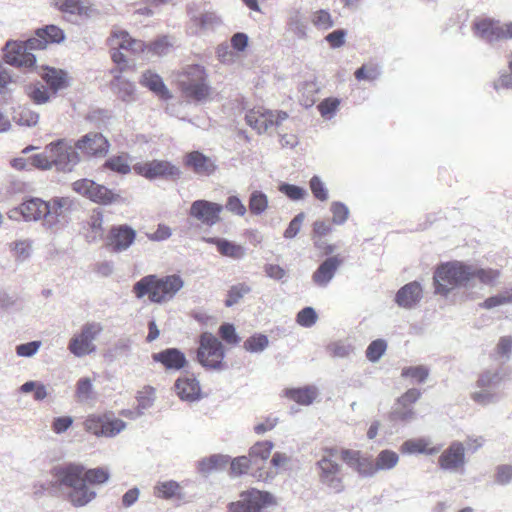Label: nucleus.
Wrapping results in <instances>:
<instances>
[{
  "label": "nucleus",
  "instance_id": "774afa93",
  "mask_svg": "<svg viewBox=\"0 0 512 512\" xmlns=\"http://www.w3.org/2000/svg\"><path fill=\"white\" fill-rule=\"evenodd\" d=\"M310 189L315 196L320 201H326L328 199V190L325 187V184L318 176H313L310 180Z\"/></svg>",
  "mask_w": 512,
  "mask_h": 512
},
{
  "label": "nucleus",
  "instance_id": "6ab92c4d",
  "mask_svg": "<svg viewBox=\"0 0 512 512\" xmlns=\"http://www.w3.org/2000/svg\"><path fill=\"white\" fill-rule=\"evenodd\" d=\"M108 140L98 132H90L75 142V148L87 156L103 157L109 151Z\"/></svg>",
  "mask_w": 512,
  "mask_h": 512
},
{
  "label": "nucleus",
  "instance_id": "bf43d9fd",
  "mask_svg": "<svg viewBox=\"0 0 512 512\" xmlns=\"http://www.w3.org/2000/svg\"><path fill=\"white\" fill-rule=\"evenodd\" d=\"M354 470H356L363 477H372L377 473L375 460L360 456L357 464L354 467Z\"/></svg>",
  "mask_w": 512,
  "mask_h": 512
},
{
  "label": "nucleus",
  "instance_id": "6e6552de",
  "mask_svg": "<svg viewBox=\"0 0 512 512\" xmlns=\"http://www.w3.org/2000/svg\"><path fill=\"white\" fill-rule=\"evenodd\" d=\"M104 327L100 322L92 321L85 323L79 333L75 334L69 341L68 350L76 357H84L96 351L94 341L103 332Z\"/></svg>",
  "mask_w": 512,
  "mask_h": 512
},
{
  "label": "nucleus",
  "instance_id": "b1692460",
  "mask_svg": "<svg viewBox=\"0 0 512 512\" xmlns=\"http://www.w3.org/2000/svg\"><path fill=\"white\" fill-rule=\"evenodd\" d=\"M422 294L423 290L420 283L413 281L398 290L395 302L402 308L410 309L420 302Z\"/></svg>",
  "mask_w": 512,
  "mask_h": 512
},
{
  "label": "nucleus",
  "instance_id": "c85d7f7f",
  "mask_svg": "<svg viewBox=\"0 0 512 512\" xmlns=\"http://www.w3.org/2000/svg\"><path fill=\"white\" fill-rule=\"evenodd\" d=\"M341 264L342 259H340L338 256L327 258L313 273L312 279L314 283L318 286L325 287L332 280L335 272Z\"/></svg>",
  "mask_w": 512,
  "mask_h": 512
},
{
  "label": "nucleus",
  "instance_id": "680f3d73",
  "mask_svg": "<svg viewBox=\"0 0 512 512\" xmlns=\"http://www.w3.org/2000/svg\"><path fill=\"white\" fill-rule=\"evenodd\" d=\"M499 275L498 270L491 268L479 269L473 266V279L478 278L484 284H493L498 279Z\"/></svg>",
  "mask_w": 512,
  "mask_h": 512
},
{
  "label": "nucleus",
  "instance_id": "ea45409f",
  "mask_svg": "<svg viewBox=\"0 0 512 512\" xmlns=\"http://www.w3.org/2000/svg\"><path fill=\"white\" fill-rule=\"evenodd\" d=\"M130 158L127 154L112 156L106 160L104 167L119 174H128L131 171Z\"/></svg>",
  "mask_w": 512,
  "mask_h": 512
},
{
  "label": "nucleus",
  "instance_id": "5701e85b",
  "mask_svg": "<svg viewBox=\"0 0 512 512\" xmlns=\"http://www.w3.org/2000/svg\"><path fill=\"white\" fill-rule=\"evenodd\" d=\"M289 462L290 457L288 455L276 452L269 462L268 459H266L265 464H259V473L256 474V478L263 481L273 479L281 470L287 467Z\"/></svg>",
  "mask_w": 512,
  "mask_h": 512
},
{
  "label": "nucleus",
  "instance_id": "7ed1b4c3",
  "mask_svg": "<svg viewBox=\"0 0 512 512\" xmlns=\"http://www.w3.org/2000/svg\"><path fill=\"white\" fill-rule=\"evenodd\" d=\"M436 293L447 295L453 288L467 286L473 279V266L454 261L440 265L434 273Z\"/></svg>",
  "mask_w": 512,
  "mask_h": 512
},
{
  "label": "nucleus",
  "instance_id": "7c9ffc66",
  "mask_svg": "<svg viewBox=\"0 0 512 512\" xmlns=\"http://www.w3.org/2000/svg\"><path fill=\"white\" fill-rule=\"evenodd\" d=\"M208 243L216 245L219 253L223 256L240 260L246 256V248L240 244L223 238H207Z\"/></svg>",
  "mask_w": 512,
  "mask_h": 512
},
{
  "label": "nucleus",
  "instance_id": "3c124183",
  "mask_svg": "<svg viewBox=\"0 0 512 512\" xmlns=\"http://www.w3.org/2000/svg\"><path fill=\"white\" fill-rule=\"evenodd\" d=\"M104 416L102 415H96L92 414L87 417V419L84 422V428L87 432H90L94 434L97 437H103V423H104Z\"/></svg>",
  "mask_w": 512,
  "mask_h": 512
},
{
  "label": "nucleus",
  "instance_id": "dca6fc26",
  "mask_svg": "<svg viewBox=\"0 0 512 512\" xmlns=\"http://www.w3.org/2000/svg\"><path fill=\"white\" fill-rule=\"evenodd\" d=\"M223 211L221 204L207 200L194 201L189 210L191 217L207 226H213L220 221V214Z\"/></svg>",
  "mask_w": 512,
  "mask_h": 512
},
{
  "label": "nucleus",
  "instance_id": "4be33fe9",
  "mask_svg": "<svg viewBox=\"0 0 512 512\" xmlns=\"http://www.w3.org/2000/svg\"><path fill=\"white\" fill-rule=\"evenodd\" d=\"M65 39L62 29L55 25H48L38 29L36 36L28 39V45L32 48L44 49L48 43H60Z\"/></svg>",
  "mask_w": 512,
  "mask_h": 512
},
{
  "label": "nucleus",
  "instance_id": "a211bd4d",
  "mask_svg": "<svg viewBox=\"0 0 512 512\" xmlns=\"http://www.w3.org/2000/svg\"><path fill=\"white\" fill-rule=\"evenodd\" d=\"M440 468L449 472H463L466 464L465 448L461 442L454 441L442 452L438 459Z\"/></svg>",
  "mask_w": 512,
  "mask_h": 512
},
{
  "label": "nucleus",
  "instance_id": "8fccbe9b",
  "mask_svg": "<svg viewBox=\"0 0 512 512\" xmlns=\"http://www.w3.org/2000/svg\"><path fill=\"white\" fill-rule=\"evenodd\" d=\"M429 375V369L423 365L405 367L402 369L401 376L404 378H411L415 382L423 383Z\"/></svg>",
  "mask_w": 512,
  "mask_h": 512
},
{
  "label": "nucleus",
  "instance_id": "09e8293b",
  "mask_svg": "<svg viewBox=\"0 0 512 512\" xmlns=\"http://www.w3.org/2000/svg\"><path fill=\"white\" fill-rule=\"evenodd\" d=\"M251 291V288L245 283H239L230 287L225 301L227 307L237 304L246 294Z\"/></svg>",
  "mask_w": 512,
  "mask_h": 512
},
{
  "label": "nucleus",
  "instance_id": "4468645a",
  "mask_svg": "<svg viewBox=\"0 0 512 512\" xmlns=\"http://www.w3.org/2000/svg\"><path fill=\"white\" fill-rule=\"evenodd\" d=\"M134 171L149 180L159 177L177 179L181 175L178 167L165 160H152L137 163L133 166Z\"/></svg>",
  "mask_w": 512,
  "mask_h": 512
},
{
  "label": "nucleus",
  "instance_id": "412c9836",
  "mask_svg": "<svg viewBox=\"0 0 512 512\" xmlns=\"http://www.w3.org/2000/svg\"><path fill=\"white\" fill-rule=\"evenodd\" d=\"M136 238V231L128 225L112 227L108 236V246L114 252L127 250Z\"/></svg>",
  "mask_w": 512,
  "mask_h": 512
},
{
  "label": "nucleus",
  "instance_id": "c03bdc74",
  "mask_svg": "<svg viewBox=\"0 0 512 512\" xmlns=\"http://www.w3.org/2000/svg\"><path fill=\"white\" fill-rule=\"evenodd\" d=\"M318 91L317 84L314 81H305L299 87L301 93V103L305 107H311L315 103V95Z\"/></svg>",
  "mask_w": 512,
  "mask_h": 512
},
{
  "label": "nucleus",
  "instance_id": "c9c22d12",
  "mask_svg": "<svg viewBox=\"0 0 512 512\" xmlns=\"http://www.w3.org/2000/svg\"><path fill=\"white\" fill-rule=\"evenodd\" d=\"M9 249L17 263L26 262L33 252V240L31 239H17L9 243Z\"/></svg>",
  "mask_w": 512,
  "mask_h": 512
},
{
  "label": "nucleus",
  "instance_id": "a878e982",
  "mask_svg": "<svg viewBox=\"0 0 512 512\" xmlns=\"http://www.w3.org/2000/svg\"><path fill=\"white\" fill-rule=\"evenodd\" d=\"M175 391L183 401L193 402L200 399L201 388L196 378L183 376L176 380Z\"/></svg>",
  "mask_w": 512,
  "mask_h": 512
},
{
  "label": "nucleus",
  "instance_id": "69168bd1",
  "mask_svg": "<svg viewBox=\"0 0 512 512\" xmlns=\"http://www.w3.org/2000/svg\"><path fill=\"white\" fill-rule=\"evenodd\" d=\"M316 321L317 314L312 307H306L297 314V323L303 327H311Z\"/></svg>",
  "mask_w": 512,
  "mask_h": 512
},
{
  "label": "nucleus",
  "instance_id": "338daca9",
  "mask_svg": "<svg viewBox=\"0 0 512 512\" xmlns=\"http://www.w3.org/2000/svg\"><path fill=\"white\" fill-rule=\"evenodd\" d=\"M380 76V69L376 65H363L355 72L357 80H375Z\"/></svg>",
  "mask_w": 512,
  "mask_h": 512
},
{
  "label": "nucleus",
  "instance_id": "cd10ccee",
  "mask_svg": "<svg viewBox=\"0 0 512 512\" xmlns=\"http://www.w3.org/2000/svg\"><path fill=\"white\" fill-rule=\"evenodd\" d=\"M46 201L41 198L33 197L23 201L17 211L23 216L25 221L44 222Z\"/></svg>",
  "mask_w": 512,
  "mask_h": 512
},
{
  "label": "nucleus",
  "instance_id": "aec40b11",
  "mask_svg": "<svg viewBox=\"0 0 512 512\" xmlns=\"http://www.w3.org/2000/svg\"><path fill=\"white\" fill-rule=\"evenodd\" d=\"M475 29L477 35L488 42L512 38V23L500 25L491 20H481L475 24Z\"/></svg>",
  "mask_w": 512,
  "mask_h": 512
},
{
  "label": "nucleus",
  "instance_id": "864d4df0",
  "mask_svg": "<svg viewBox=\"0 0 512 512\" xmlns=\"http://www.w3.org/2000/svg\"><path fill=\"white\" fill-rule=\"evenodd\" d=\"M76 396L80 402H87L94 398L93 383L90 378H81L77 382Z\"/></svg>",
  "mask_w": 512,
  "mask_h": 512
},
{
  "label": "nucleus",
  "instance_id": "1a4fd4ad",
  "mask_svg": "<svg viewBox=\"0 0 512 512\" xmlns=\"http://www.w3.org/2000/svg\"><path fill=\"white\" fill-rule=\"evenodd\" d=\"M275 503L272 494L257 489L242 492L240 499L229 505L230 512H267Z\"/></svg>",
  "mask_w": 512,
  "mask_h": 512
},
{
  "label": "nucleus",
  "instance_id": "f257e3e1",
  "mask_svg": "<svg viewBox=\"0 0 512 512\" xmlns=\"http://www.w3.org/2000/svg\"><path fill=\"white\" fill-rule=\"evenodd\" d=\"M33 167L40 170L55 169L58 172L70 173L80 162V155L66 139H58L47 144L44 151L31 157Z\"/></svg>",
  "mask_w": 512,
  "mask_h": 512
},
{
  "label": "nucleus",
  "instance_id": "2eb2a0df",
  "mask_svg": "<svg viewBox=\"0 0 512 512\" xmlns=\"http://www.w3.org/2000/svg\"><path fill=\"white\" fill-rule=\"evenodd\" d=\"M73 189L90 200L101 204H110L119 198V195L112 190L89 179L75 181Z\"/></svg>",
  "mask_w": 512,
  "mask_h": 512
},
{
  "label": "nucleus",
  "instance_id": "423d86ee",
  "mask_svg": "<svg viewBox=\"0 0 512 512\" xmlns=\"http://www.w3.org/2000/svg\"><path fill=\"white\" fill-rule=\"evenodd\" d=\"M181 87L186 97L198 102L207 100L211 95L208 75L200 65H190L184 69Z\"/></svg>",
  "mask_w": 512,
  "mask_h": 512
},
{
  "label": "nucleus",
  "instance_id": "9b49d317",
  "mask_svg": "<svg viewBox=\"0 0 512 512\" xmlns=\"http://www.w3.org/2000/svg\"><path fill=\"white\" fill-rule=\"evenodd\" d=\"M112 50V60L117 63H126L127 55L123 52L137 53L143 51L144 44L140 40L132 39L126 31H115L109 38Z\"/></svg>",
  "mask_w": 512,
  "mask_h": 512
},
{
  "label": "nucleus",
  "instance_id": "f704fd0d",
  "mask_svg": "<svg viewBox=\"0 0 512 512\" xmlns=\"http://www.w3.org/2000/svg\"><path fill=\"white\" fill-rule=\"evenodd\" d=\"M430 440L426 438L411 439L401 445V451L407 454L423 453L428 455L437 454L439 447H430Z\"/></svg>",
  "mask_w": 512,
  "mask_h": 512
},
{
  "label": "nucleus",
  "instance_id": "72a5a7b5",
  "mask_svg": "<svg viewBox=\"0 0 512 512\" xmlns=\"http://www.w3.org/2000/svg\"><path fill=\"white\" fill-rule=\"evenodd\" d=\"M285 397L295 401L300 405H310L318 396V390L314 386H307L304 388L286 389L284 392Z\"/></svg>",
  "mask_w": 512,
  "mask_h": 512
},
{
  "label": "nucleus",
  "instance_id": "0eeeda50",
  "mask_svg": "<svg viewBox=\"0 0 512 512\" xmlns=\"http://www.w3.org/2000/svg\"><path fill=\"white\" fill-rule=\"evenodd\" d=\"M273 443L270 441H262L254 444L249 451V456H240L235 458L230 465L231 473L234 476L241 475L248 470L253 471V476L259 473V464L266 463V459L270 457Z\"/></svg>",
  "mask_w": 512,
  "mask_h": 512
},
{
  "label": "nucleus",
  "instance_id": "c756f323",
  "mask_svg": "<svg viewBox=\"0 0 512 512\" xmlns=\"http://www.w3.org/2000/svg\"><path fill=\"white\" fill-rule=\"evenodd\" d=\"M54 7L62 13L80 17H90L94 12L88 0H56Z\"/></svg>",
  "mask_w": 512,
  "mask_h": 512
},
{
  "label": "nucleus",
  "instance_id": "603ef678",
  "mask_svg": "<svg viewBox=\"0 0 512 512\" xmlns=\"http://www.w3.org/2000/svg\"><path fill=\"white\" fill-rule=\"evenodd\" d=\"M503 380L502 376L498 372L485 371L477 380V388H483L491 390V388L497 387Z\"/></svg>",
  "mask_w": 512,
  "mask_h": 512
},
{
  "label": "nucleus",
  "instance_id": "0e129e2a",
  "mask_svg": "<svg viewBox=\"0 0 512 512\" xmlns=\"http://www.w3.org/2000/svg\"><path fill=\"white\" fill-rule=\"evenodd\" d=\"M331 212L333 214V222L337 225L343 224L349 216L348 207L341 202H333L331 204Z\"/></svg>",
  "mask_w": 512,
  "mask_h": 512
},
{
  "label": "nucleus",
  "instance_id": "bb28decb",
  "mask_svg": "<svg viewBox=\"0 0 512 512\" xmlns=\"http://www.w3.org/2000/svg\"><path fill=\"white\" fill-rule=\"evenodd\" d=\"M155 362L161 363L167 370H180L186 365L185 355L176 348H168L152 354Z\"/></svg>",
  "mask_w": 512,
  "mask_h": 512
},
{
  "label": "nucleus",
  "instance_id": "4c0bfd02",
  "mask_svg": "<svg viewBox=\"0 0 512 512\" xmlns=\"http://www.w3.org/2000/svg\"><path fill=\"white\" fill-rule=\"evenodd\" d=\"M399 462V456L392 450H382L375 458L376 472L391 470Z\"/></svg>",
  "mask_w": 512,
  "mask_h": 512
},
{
  "label": "nucleus",
  "instance_id": "37998d69",
  "mask_svg": "<svg viewBox=\"0 0 512 512\" xmlns=\"http://www.w3.org/2000/svg\"><path fill=\"white\" fill-rule=\"evenodd\" d=\"M229 461V458L224 455H213L209 458L203 459L199 463V470L202 473H210L214 470L224 468Z\"/></svg>",
  "mask_w": 512,
  "mask_h": 512
},
{
  "label": "nucleus",
  "instance_id": "a19ab883",
  "mask_svg": "<svg viewBox=\"0 0 512 512\" xmlns=\"http://www.w3.org/2000/svg\"><path fill=\"white\" fill-rule=\"evenodd\" d=\"M126 428V423L112 414H105L103 423V437L111 438L118 435Z\"/></svg>",
  "mask_w": 512,
  "mask_h": 512
},
{
  "label": "nucleus",
  "instance_id": "49530a36",
  "mask_svg": "<svg viewBox=\"0 0 512 512\" xmlns=\"http://www.w3.org/2000/svg\"><path fill=\"white\" fill-rule=\"evenodd\" d=\"M415 418V412L413 407L408 405H401L399 401L396 402L392 412L390 413V419L393 421L410 422Z\"/></svg>",
  "mask_w": 512,
  "mask_h": 512
},
{
  "label": "nucleus",
  "instance_id": "f03ea898",
  "mask_svg": "<svg viewBox=\"0 0 512 512\" xmlns=\"http://www.w3.org/2000/svg\"><path fill=\"white\" fill-rule=\"evenodd\" d=\"M183 287L184 280L178 274L163 277L151 274L137 281L133 286V292L139 299L148 295L151 302L164 304L171 301Z\"/></svg>",
  "mask_w": 512,
  "mask_h": 512
},
{
  "label": "nucleus",
  "instance_id": "f3484780",
  "mask_svg": "<svg viewBox=\"0 0 512 512\" xmlns=\"http://www.w3.org/2000/svg\"><path fill=\"white\" fill-rule=\"evenodd\" d=\"M72 201L68 197H55L46 201L44 226L55 230L70 210Z\"/></svg>",
  "mask_w": 512,
  "mask_h": 512
},
{
  "label": "nucleus",
  "instance_id": "4d7b16f0",
  "mask_svg": "<svg viewBox=\"0 0 512 512\" xmlns=\"http://www.w3.org/2000/svg\"><path fill=\"white\" fill-rule=\"evenodd\" d=\"M387 348L386 342L382 339L374 340L370 343L366 350V357L371 362H377L385 353Z\"/></svg>",
  "mask_w": 512,
  "mask_h": 512
},
{
  "label": "nucleus",
  "instance_id": "a18cd8bd",
  "mask_svg": "<svg viewBox=\"0 0 512 512\" xmlns=\"http://www.w3.org/2000/svg\"><path fill=\"white\" fill-rule=\"evenodd\" d=\"M512 304V288L506 289L497 295L487 298L481 306L486 309H492L501 305Z\"/></svg>",
  "mask_w": 512,
  "mask_h": 512
},
{
  "label": "nucleus",
  "instance_id": "2f4dec72",
  "mask_svg": "<svg viewBox=\"0 0 512 512\" xmlns=\"http://www.w3.org/2000/svg\"><path fill=\"white\" fill-rule=\"evenodd\" d=\"M45 70L46 72L42 75V78L45 80L54 94L69 86L68 76L65 71L49 67H47Z\"/></svg>",
  "mask_w": 512,
  "mask_h": 512
},
{
  "label": "nucleus",
  "instance_id": "5fc2aeb1",
  "mask_svg": "<svg viewBox=\"0 0 512 512\" xmlns=\"http://www.w3.org/2000/svg\"><path fill=\"white\" fill-rule=\"evenodd\" d=\"M269 340L267 336L259 334L249 337L244 342V348L251 353L262 352L268 347Z\"/></svg>",
  "mask_w": 512,
  "mask_h": 512
},
{
  "label": "nucleus",
  "instance_id": "f8f14e48",
  "mask_svg": "<svg viewBox=\"0 0 512 512\" xmlns=\"http://www.w3.org/2000/svg\"><path fill=\"white\" fill-rule=\"evenodd\" d=\"M287 118L288 114L284 111H262L261 109H252L245 115L246 123L259 134L273 126L278 127Z\"/></svg>",
  "mask_w": 512,
  "mask_h": 512
},
{
  "label": "nucleus",
  "instance_id": "e433bc0d",
  "mask_svg": "<svg viewBox=\"0 0 512 512\" xmlns=\"http://www.w3.org/2000/svg\"><path fill=\"white\" fill-rule=\"evenodd\" d=\"M111 85L122 101L130 102L134 100L135 86L132 82L121 77H115Z\"/></svg>",
  "mask_w": 512,
  "mask_h": 512
},
{
  "label": "nucleus",
  "instance_id": "39448f33",
  "mask_svg": "<svg viewBox=\"0 0 512 512\" xmlns=\"http://www.w3.org/2000/svg\"><path fill=\"white\" fill-rule=\"evenodd\" d=\"M337 456L338 450L336 448H324L316 466L319 470L320 483L333 492L340 493L344 489V484L341 476V465L335 461Z\"/></svg>",
  "mask_w": 512,
  "mask_h": 512
},
{
  "label": "nucleus",
  "instance_id": "ddd939ff",
  "mask_svg": "<svg viewBox=\"0 0 512 512\" xmlns=\"http://www.w3.org/2000/svg\"><path fill=\"white\" fill-rule=\"evenodd\" d=\"M33 50H39V48L30 47L28 40L25 42L9 41L5 45L4 59L10 65L31 68L36 63V57L31 52Z\"/></svg>",
  "mask_w": 512,
  "mask_h": 512
},
{
  "label": "nucleus",
  "instance_id": "473e14b6",
  "mask_svg": "<svg viewBox=\"0 0 512 512\" xmlns=\"http://www.w3.org/2000/svg\"><path fill=\"white\" fill-rule=\"evenodd\" d=\"M140 83L162 99L171 98L169 90L166 88L158 74L152 73L151 71H146L143 73Z\"/></svg>",
  "mask_w": 512,
  "mask_h": 512
},
{
  "label": "nucleus",
  "instance_id": "052dcab7",
  "mask_svg": "<svg viewBox=\"0 0 512 512\" xmlns=\"http://www.w3.org/2000/svg\"><path fill=\"white\" fill-rule=\"evenodd\" d=\"M83 478L85 482H89L91 484H103L109 479V473L107 470L103 468H95L90 469L83 472Z\"/></svg>",
  "mask_w": 512,
  "mask_h": 512
},
{
  "label": "nucleus",
  "instance_id": "13d9d810",
  "mask_svg": "<svg viewBox=\"0 0 512 512\" xmlns=\"http://www.w3.org/2000/svg\"><path fill=\"white\" fill-rule=\"evenodd\" d=\"M156 490L159 497L169 499L179 494L180 487L175 481H166L159 483Z\"/></svg>",
  "mask_w": 512,
  "mask_h": 512
},
{
  "label": "nucleus",
  "instance_id": "58836bf2",
  "mask_svg": "<svg viewBox=\"0 0 512 512\" xmlns=\"http://www.w3.org/2000/svg\"><path fill=\"white\" fill-rule=\"evenodd\" d=\"M289 30L299 39L307 38L308 26L299 10L294 11L288 20Z\"/></svg>",
  "mask_w": 512,
  "mask_h": 512
},
{
  "label": "nucleus",
  "instance_id": "20e7f679",
  "mask_svg": "<svg viewBox=\"0 0 512 512\" xmlns=\"http://www.w3.org/2000/svg\"><path fill=\"white\" fill-rule=\"evenodd\" d=\"M60 481L64 486L71 488L68 497L76 507L85 506L96 496L95 491L87 486L83 478V467L79 465H69L63 469Z\"/></svg>",
  "mask_w": 512,
  "mask_h": 512
},
{
  "label": "nucleus",
  "instance_id": "9d476101",
  "mask_svg": "<svg viewBox=\"0 0 512 512\" xmlns=\"http://www.w3.org/2000/svg\"><path fill=\"white\" fill-rule=\"evenodd\" d=\"M198 361L207 368L218 369L224 358L221 342L211 333L201 335L200 346L197 352Z\"/></svg>",
  "mask_w": 512,
  "mask_h": 512
},
{
  "label": "nucleus",
  "instance_id": "79ce46f5",
  "mask_svg": "<svg viewBox=\"0 0 512 512\" xmlns=\"http://www.w3.org/2000/svg\"><path fill=\"white\" fill-rule=\"evenodd\" d=\"M268 208V197L261 191H253L249 197V210L253 215H260Z\"/></svg>",
  "mask_w": 512,
  "mask_h": 512
},
{
  "label": "nucleus",
  "instance_id": "e2e57ef3",
  "mask_svg": "<svg viewBox=\"0 0 512 512\" xmlns=\"http://www.w3.org/2000/svg\"><path fill=\"white\" fill-rule=\"evenodd\" d=\"M28 96L35 104L38 105L45 104L50 99L47 89L42 85L30 87L28 90Z\"/></svg>",
  "mask_w": 512,
  "mask_h": 512
},
{
  "label": "nucleus",
  "instance_id": "6e6d98bb",
  "mask_svg": "<svg viewBox=\"0 0 512 512\" xmlns=\"http://www.w3.org/2000/svg\"><path fill=\"white\" fill-rule=\"evenodd\" d=\"M312 24L318 29L327 30L333 26L331 15L326 10H317L311 15Z\"/></svg>",
  "mask_w": 512,
  "mask_h": 512
},
{
  "label": "nucleus",
  "instance_id": "de8ad7c7",
  "mask_svg": "<svg viewBox=\"0 0 512 512\" xmlns=\"http://www.w3.org/2000/svg\"><path fill=\"white\" fill-rule=\"evenodd\" d=\"M14 120L20 125L32 127L38 123L39 114L30 108L21 107L15 112Z\"/></svg>",
  "mask_w": 512,
  "mask_h": 512
},
{
  "label": "nucleus",
  "instance_id": "393cba45",
  "mask_svg": "<svg viewBox=\"0 0 512 512\" xmlns=\"http://www.w3.org/2000/svg\"><path fill=\"white\" fill-rule=\"evenodd\" d=\"M185 165L196 174L203 176H210L217 169V165L213 159L198 151L187 154Z\"/></svg>",
  "mask_w": 512,
  "mask_h": 512
}]
</instances>
